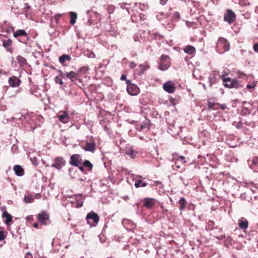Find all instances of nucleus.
<instances>
[{"instance_id":"nucleus-1","label":"nucleus","mask_w":258,"mask_h":258,"mask_svg":"<svg viewBox=\"0 0 258 258\" xmlns=\"http://www.w3.org/2000/svg\"><path fill=\"white\" fill-rule=\"evenodd\" d=\"M222 81L225 83L224 87L228 88H239L243 87V85L236 79H231L229 77H226L225 75L221 76Z\"/></svg>"},{"instance_id":"nucleus-2","label":"nucleus","mask_w":258,"mask_h":258,"mask_svg":"<svg viewBox=\"0 0 258 258\" xmlns=\"http://www.w3.org/2000/svg\"><path fill=\"white\" fill-rule=\"evenodd\" d=\"M230 44L226 39L220 37L216 44V50L220 53H223L229 50Z\"/></svg>"},{"instance_id":"nucleus-3","label":"nucleus","mask_w":258,"mask_h":258,"mask_svg":"<svg viewBox=\"0 0 258 258\" xmlns=\"http://www.w3.org/2000/svg\"><path fill=\"white\" fill-rule=\"evenodd\" d=\"M159 69L162 71L168 69L170 66V58L168 55L162 54L160 58Z\"/></svg>"},{"instance_id":"nucleus-4","label":"nucleus","mask_w":258,"mask_h":258,"mask_svg":"<svg viewBox=\"0 0 258 258\" xmlns=\"http://www.w3.org/2000/svg\"><path fill=\"white\" fill-rule=\"evenodd\" d=\"M86 220L88 224L91 226H95L98 223L99 217L97 214L94 212H91L86 216Z\"/></svg>"},{"instance_id":"nucleus-5","label":"nucleus","mask_w":258,"mask_h":258,"mask_svg":"<svg viewBox=\"0 0 258 258\" xmlns=\"http://www.w3.org/2000/svg\"><path fill=\"white\" fill-rule=\"evenodd\" d=\"M173 160L174 161L175 169L178 170L181 167L185 165L186 163L185 157L183 156H174Z\"/></svg>"},{"instance_id":"nucleus-6","label":"nucleus","mask_w":258,"mask_h":258,"mask_svg":"<svg viewBox=\"0 0 258 258\" xmlns=\"http://www.w3.org/2000/svg\"><path fill=\"white\" fill-rule=\"evenodd\" d=\"M236 19V15L231 10H227L224 15V20L229 24L233 23Z\"/></svg>"},{"instance_id":"nucleus-7","label":"nucleus","mask_w":258,"mask_h":258,"mask_svg":"<svg viewBox=\"0 0 258 258\" xmlns=\"http://www.w3.org/2000/svg\"><path fill=\"white\" fill-rule=\"evenodd\" d=\"M82 161V158L79 154H74L71 157L69 162L72 166H79L81 164Z\"/></svg>"},{"instance_id":"nucleus-8","label":"nucleus","mask_w":258,"mask_h":258,"mask_svg":"<svg viewBox=\"0 0 258 258\" xmlns=\"http://www.w3.org/2000/svg\"><path fill=\"white\" fill-rule=\"evenodd\" d=\"M126 90L128 93L133 96L137 95L140 92L139 88L135 84L129 85V86H127Z\"/></svg>"},{"instance_id":"nucleus-9","label":"nucleus","mask_w":258,"mask_h":258,"mask_svg":"<svg viewBox=\"0 0 258 258\" xmlns=\"http://www.w3.org/2000/svg\"><path fill=\"white\" fill-rule=\"evenodd\" d=\"M144 206L147 209H152L153 208L156 204V200L152 198H145L144 200Z\"/></svg>"},{"instance_id":"nucleus-10","label":"nucleus","mask_w":258,"mask_h":258,"mask_svg":"<svg viewBox=\"0 0 258 258\" xmlns=\"http://www.w3.org/2000/svg\"><path fill=\"white\" fill-rule=\"evenodd\" d=\"M164 90L169 93H172L175 91V88L171 82H167L163 85Z\"/></svg>"},{"instance_id":"nucleus-11","label":"nucleus","mask_w":258,"mask_h":258,"mask_svg":"<svg viewBox=\"0 0 258 258\" xmlns=\"http://www.w3.org/2000/svg\"><path fill=\"white\" fill-rule=\"evenodd\" d=\"M84 149L87 151L94 152L96 149V144L95 142H86Z\"/></svg>"},{"instance_id":"nucleus-12","label":"nucleus","mask_w":258,"mask_h":258,"mask_svg":"<svg viewBox=\"0 0 258 258\" xmlns=\"http://www.w3.org/2000/svg\"><path fill=\"white\" fill-rule=\"evenodd\" d=\"M9 82L11 87H15L19 86L21 81L17 77L13 76L9 79Z\"/></svg>"},{"instance_id":"nucleus-13","label":"nucleus","mask_w":258,"mask_h":258,"mask_svg":"<svg viewBox=\"0 0 258 258\" xmlns=\"http://www.w3.org/2000/svg\"><path fill=\"white\" fill-rule=\"evenodd\" d=\"M48 219L49 215L46 212H42L38 215V219L42 224H45L46 220Z\"/></svg>"},{"instance_id":"nucleus-14","label":"nucleus","mask_w":258,"mask_h":258,"mask_svg":"<svg viewBox=\"0 0 258 258\" xmlns=\"http://www.w3.org/2000/svg\"><path fill=\"white\" fill-rule=\"evenodd\" d=\"M185 53L189 55H192L196 52V48L193 46L188 45L183 48Z\"/></svg>"},{"instance_id":"nucleus-15","label":"nucleus","mask_w":258,"mask_h":258,"mask_svg":"<svg viewBox=\"0 0 258 258\" xmlns=\"http://www.w3.org/2000/svg\"><path fill=\"white\" fill-rule=\"evenodd\" d=\"M14 170L16 174L21 176L24 175V171L23 168L20 165H16L14 167Z\"/></svg>"},{"instance_id":"nucleus-16","label":"nucleus","mask_w":258,"mask_h":258,"mask_svg":"<svg viewBox=\"0 0 258 258\" xmlns=\"http://www.w3.org/2000/svg\"><path fill=\"white\" fill-rule=\"evenodd\" d=\"M69 16L70 18V23L72 25H75L77 19V14L76 13L74 12H71L69 13Z\"/></svg>"},{"instance_id":"nucleus-17","label":"nucleus","mask_w":258,"mask_h":258,"mask_svg":"<svg viewBox=\"0 0 258 258\" xmlns=\"http://www.w3.org/2000/svg\"><path fill=\"white\" fill-rule=\"evenodd\" d=\"M238 226L240 228L243 230L246 229L248 226V221L245 219L243 220H239Z\"/></svg>"},{"instance_id":"nucleus-18","label":"nucleus","mask_w":258,"mask_h":258,"mask_svg":"<svg viewBox=\"0 0 258 258\" xmlns=\"http://www.w3.org/2000/svg\"><path fill=\"white\" fill-rule=\"evenodd\" d=\"M66 76L68 78L70 79L72 81H75V80H78L79 75L74 72H71L69 73H67Z\"/></svg>"},{"instance_id":"nucleus-19","label":"nucleus","mask_w":258,"mask_h":258,"mask_svg":"<svg viewBox=\"0 0 258 258\" xmlns=\"http://www.w3.org/2000/svg\"><path fill=\"white\" fill-rule=\"evenodd\" d=\"M150 128V123L149 121L142 123L140 125V131H149Z\"/></svg>"},{"instance_id":"nucleus-20","label":"nucleus","mask_w":258,"mask_h":258,"mask_svg":"<svg viewBox=\"0 0 258 258\" xmlns=\"http://www.w3.org/2000/svg\"><path fill=\"white\" fill-rule=\"evenodd\" d=\"M178 204L179 205V209L181 211H183L185 208V206L186 204V202L185 199L184 198H181L178 201Z\"/></svg>"},{"instance_id":"nucleus-21","label":"nucleus","mask_w":258,"mask_h":258,"mask_svg":"<svg viewBox=\"0 0 258 258\" xmlns=\"http://www.w3.org/2000/svg\"><path fill=\"white\" fill-rule=\"evenodd\" d=\"M126 154L130 156V157H132V158H134L138 153L137 151L134 150L132 148H128L126 150Z\"/></svg>"},{"instance_id":"nucleus-22","label":"nucleus","mask_w":258,"mask_h":258,"mask_svg":"<svg viewBox=\"0 0 258 258\" xmlns=\"http://www.w3.org/2000/svg\"><path fill=\"white\" fill-rule=\"evenodd\" d=\"M3 217L6 218V220L5 221L6 224L9 225V223L12 221V218L11 215H10L7 212H4L3 213Z\"/></svg>"},{"instance_id":"nucleus-23","label":"nucleus","mask_w":258,"mask_h":258,"mask_svg":"<svg viewBox=\"0 0 258 258\" xmlns=\"http://www.w3.org/2000/svg\"><path fill=\"white\" fill-rule=\"evenodd\" d=\"M62 159H59V158L56 159L55 163L52 164V167H56L57 169H59L61 167Z\"/></svg>"},{"instance_id":"nucleus-24","label":"nucleus","mask_w":258,"mask_h":258,"mask_svg":"<svg viewBox=\"0 0 258 258\" xmlns=\"http://www.w3.org/2000/svg\"><path fill=\"white\" fill-rule=\"evenodd\" d=\"M147 185V183L143 182L141 179L137 180L135 183V186L137 188L140 187H145Z\"/></svg>"},{"instance_id":"nucleus-25","label":"nucleus","mask_w":258,"mask_h":258,"mask_svg":"<svg viewBox=\"0 0 258 258\" xmlns=\"http://www.w3.org/2000/svg\"><path fill=\"white\" fill-rule=\"evenodd\" d=\"M27 33L24 30H19L14 33V36L15 37H18L22 36H26Z\"/></svg>"},{"instance_id":"nucleus-26","label":"nucleus","mask_w":258,"mask_h":258,"mask_svg":"<svg viewBox=\"0 0 258 258\" xmlns=\"http://www.w3.org/2000/svg\"><path fill=\"white\" fill-rule=\"evenodd\" d=\"M83 165L84 167L88 168L90 171L92 170L93 168V165L89 161H84L83 162Z\"/></svg>"},{"instance_id":"nucleus-27","label":"nucleus","mask_w":258,"mask_h":258,"mask_svg":"<svg viewBox=\"0 0 258 258\" xmlns=\"http://www.w3.org/2000/svg\"><path fill=\"white\" fill-rule=\"evenodd\" d=\"M217 105H218V104L212 102L211 101H209L208 103V107L210 109L215 110L217 109V108L216 107V106Z\"/></svg>"},{"instance_id":"nucleus-28","label":"nucleus","mask_w":258,"mask_h":258,"mask_svg":"<svg viewBox=\"0 0 258 258\" xmlns=\"http://www.w3.org/2000/svg\"><path fill=\"white\" fill-rule=\"evenodd\" d=\"M180 16L178 12H175L173 13L172 19L175 21H178L180 19Z\"/></svg>"},{"instance_id":"nucleus-29","label":"nucleus","mask_w":258,"mask_h":258,"mask_svg":"<svg viewBox=\"0 0 258 258\" xmlns=\"http://www.w3.org/2000/svg\"><path fill=\"white\" fill-rule=\"evenodd\" d=\"M256 86V83H252L251 84H248L246 85V89L251 92L252 90L254 89Z\"/></svg>"},{"instance_id":"nucleus-30","label":"nucleus","mask_w":258,"mask_h":258,"mask_svg":"<svg viewBox=\"0 0 258 258\" xmlns=\"http://www.w3.org/2000/svg\"><path fill=\"white\" fill-rule=\"evenodd\" d=\"M12 41L10 39L7 40V41H4L3 43V45L5 48H7L9 46L12 44Z\"/></svg>"},{"instance_id":"nucleus-31","label":"nucleus","mask_w":258,"mask_h":258,"mask_svg":"<svg viewBox=\"0 0 258 258\" xmlns=\"http://www.w3.org/2000/svg\"><path fill=\"white\" fill-rule=\"evenodd\" d=\"M24 201L26 203H31L33 201V198L31 196H26L24 198Z\"/></svg>"},{"instance_id":"nucleus-32","label":"nucleus","mask_w":258,"mask_h":258,"mask_svg":"<svg viewBox=\"0 0 258 258\" xmlns=\"http://www.w3.org/2000/svg\"><path fill=\"white\" fill-rule=\"evenodd\" d=\"M89 70L88 67H83L80 69V72L81 73L85 74Z\"/></svg>"},{"instance_id":"nucleus-33","label":"nucleus","mask_w":258,"mask_h":258,"mask_svg":"<svg viewBox=\"0 0 258 258\" xmlns=\"http://www.w3.org/2000/svg\"><path fill=\"white\" fill-rule=\"evenodd\" d=\"M239 4L240 5L245 6L249 4L248 0H239Z\"/></svg>"},{"instance_id":"nucleus-34","label":"nucleus","mask_w":258,"mask_h":258,"mask_svg":"<svg viewBox=\"0 0 258 258\" xmlns=\"http://www.w3.org/2000/svg\"><path fill=\"white\" fill-rule=\"evenodd\" d=\"M18 61L21 63H25L26 59L21 56H19L18 58Z\"/></svg>"},{"instance_id":"nucleus-35","label":"nucleus","mask_w":258,"mask_h":258,"mask_svg":"<svg viewBox=\"0 0 258 258\" xmlns=\"http://www.w3.org/2000/svg\"><path fill=\"white\" fill-rule=\"evenodd\" d=\"M55 80L56 83H59L60 85H62L63 82L61 80V78H60V77L56 76L55 77Z\"/></svg>"},{"instance_id":"nucleus-36","label":"nucleus","mask_w":258,"mask_h":258,"mask_svg":"<svg viewBox=\"0 0 258 258\" xmlns=\"http://www.w3.org/2000/svg\"><path fill=\"white\" fill-rule=\"evenodd\" d=\"M252 164L254 166L258 165V158L255 157L252 160Z\"/></svg>"},{"instance_id":"nucleus-37","label":"nucleus","mask_w":258,"mask_h":258,"mask_svg":"<svg viewBox=\"0 0 258 258\" xmlns=\"http://www.w3.org/2000/svg\"><path fill=\"white\" fill-rule=\"evenodd\" d=\"M58 118L60 121L64 123V112L62 114L59 115Z\"/></svg>"},{"instance_id":"nucleus-38","label":"nucleus","mask_w":258,"mask_h":258,"mask_svg":"<svg viewBox=\"0 0 258 258\" xmlns=\"http://www.w3.org/2000/svg\"><path fill=\"white\" fill-rule=\"evenodd\" d=\"M253 49L255 52L258 53V43L253 45Z\"/></svg>"},{"instance_id":"nucleus-39","label":"nucleus","mask_w":258,"mask_h":258,"mask_svg":"<svg viewBox=\"0 0 258 258\" xmlns=\"http://www.w3.org/2000/svg\"><path fill=\"white\" fill-rule=\"evenodd\" d=\"M129 67L130 68L134 69L136 67V64L133 61L130 62L129 63Z\"/></svg>"},{"instance_id":"nucleus-40","label":"nucleus","mask_w":258,"mask_h":258,"mask_svg":"<svg viewBox=\"0 0 258 258\" xmlns=\"http://www.w3.org/2000/svg\"><path fill=\"white\" fill-rule=\"evenodd\" d=\"M5 236L4 235V232L3 231H0V240H2L4 239Z\"/></svg>"},{"instance_id":"nucleus-41","label":"nucleus","mask_w":258,"mask_h":258,"mask_svg":"<svg viewBox=\"0 0 258 258\" xmlns=\"http://www.w3.org/2000/svg\"><path fill=\"white\" fill-rule=\"evenodd\" d=\"M59 61L61 63H63L64 62V54L62 55L59 57Z\"/></svg>"},{"instance_id":"nucleus-42","label":"nucleus","mask_w":258,"mask_h":258,"mask_svg":"<svg viewBox=\"0 0 258 258\" xmlns=\"http://www.w3.org/2000/svg\"><path fill=\"white\" fill-rule=\"evenodd\" d=\"M60 16H61V15H57L55 16L54 19H55V22L56 23H58V20H59V18L60 17Z\"/></svg>"},{"instance_id":"nucleus-43","label":"nucleus","mask_w":258,"mask_h":258,"mask_svg":"<svg viewBox=\"0 0 258 258\" xmlns=\"http://www.w3.org/2000/svg\"><path fill=\"white\" fill-rule=\"evenodd\" d=\"M168 0H160V3L162 5H165Z\"/></svg>"},{"instance_id":"nucleus-44","label":"nucleus","mask_w":258,"mask_h":258,"mask_svg":"<svg viewBox=\"0 0 258 258\" xmlns=\"http://www.w3.org/2000/svg\"><path fill=\"white\" fill-rule=\"evenodd\" d=\"M25 258H32V255L30 252H27L25 256Z\"/></svg>"},{"instance_id":"nucleus-45","label":"nucleus","mask_w":258,"mask_h":258,"mask_svg":"<svg viewBox=\"0 0 258 258\" xmlns=\"http://www.w3.org/2000/svg\"><path fill=\"white\" fill-rule=\"evenodd\" d=\"M120 80H122V81H124V80L126 81L127 80L126 76L125 75H122L121 76Z\"/></svg>"},{"instance_id":"nucleus-46","label":"nucleus","mask_w":258,"mask_h":258,"mask_svg":"<svg viewBox=\"0 0 258 258\" xmlns=\"http://www.w3.org/2000/svg\"><path fill=\"white\" fill-rule=\"evenodd\" d=\"M79 169H80V170L82 172H84V167L81 166L80 165H79V166H77Z\"/></svg>"},{"instance_id":"nucleus-47","label":"nucleus","mask_w":258,"mask_h":258,"mask_svg":"<svg viewBox=\"0 0 258 258\" xmlns=\"http://www.w3.org/2000/svg\"><path fill=\"white\" fill-rule=\"evenodd\" d=\"M126 83L127 85V86H129V85H133V84L131 83V81L129 80H126Z\"/></svg>"},{"instance_id":"nucleus-48","label":"nucleus","mask_w":258,"mask_h":258,"mask_svg":"<svg viewBox=\"0 0 258 258\" xmlns=\"http://www.w3.org/2000/svg\"><path fill=\"white\" fill-rule=\"evenodd\" d=\"M66 60H71V56L69 55L66 54Z\"/></svg>"},{"instance_id":"nucleus-49","label":"nucleus","mask_w":258,"mask_h":258,"mask_svg":"<svg viewBox=\"0 0 258 258\" xmlns=\"http://www.w3.org/2000/svg\"><path fill=\"white\" fill-rule=\"evenodd\" d=\"M41 197V195L40 194H37L35 195V198L37 199H39Z\"/></svg>"},{"instance_id":"nucleus-50","label":"nucleus","mask_w":258,"mask_h":258,"mask_svg":"<svg viewBox=\"0 0 258 258\" xmlns=\"http://www.w3.org/2000/svg\"><path fill=\"white\" fill-rule=\"evenodd\" d=\"M33 227H35V228H38V223H34L33 224Z\"/></svg>"},{"instance_id":"nucleus-51","label":"nucleus","mask_w":258,"mask_h":258,"mask_svg":"<svg viewBox=\"0 0 258 258\" xmlns=\"http://www.w3.org/2000/svg\"><path fill=\"white\" fill-rule=\"evenodd\" d=\"M220 107L223 110H224L226 108V106L225 105H221Z\"/></svg>"},{"instance_id":"nucleus-52","label":"nucleus","mask_w":258,"mask_h":258,"mask_svg":"<svg viewBox=\"0 0 258 258\" xmlns=\"http://www.w3.org/2000/svg\"><path fill=\"white\" fill-rule=\"evenodd\" d=\"M65 116H66V119L68 117V115L67 114V113L66 112V115H65Z\"/></svg>"},{"instance_id":"nucleus-53","label":"nucleus","mask_w":258,"mask_h":258,"mask_svg":"<svg viewBox=\"0 0 258 258\" xmlns=\"http://www.w3.org/2000/svg\"><path fill=\"white\" fill-rule=\"evenodd\" d=\"M82 204H82V203L81 204V205H79V206H78V207H81V206H82Z\"/></svg>"},{"instance_id":"nucleus-54","label":"nucleus","mask_w":258,"mask_h":258,"mask_svg":"<svg viewBox=\"0 0 258 258\" xmlns=\"http://www.w3.org/2000/svg\"><path fill=\"white\" fill-rule=\"evenodd\" d=\"M8 50H9V51H11V49H10V48H8Z\"/></svg>"},{"instance_id":"nucleus-55","label":"nucleus","mask_w":258,"mask_h":258,"mask_svg":"<svg viewBox=\"0 0 258 258\" xmlns=\"http://www.w3.org/2000/svg\"><path fill=\"white\" fill-rule=\"evenodd\" d=\"M110 11H111V9H109V12L110 13H111V12H110Z\"/></svg>"},{"instance_id":"nucleus-56","label":"nucleus","mask_w":258,"mask_h":258,"mask_svg":"<svg viewBox=\"0 0 258 258\" xmlns=\"http://www.w3.org/2000/svg\"><path fill=\"white\" fill-rule=\"evenodd\" d=\"M235 101H236V102H237V101H238V99H236V100H235Z\"/></svg>"},{"instance_id":"nucleus-57","label":"nucleus","mask_w":258,"mask_h":258,"mask_svg":"<svg viewBox=\"0 0 258 258\" xmlns=\"http://www.w3.org/2000/svg\"><path fill=\"white\" fill-rule=\"evenodd\" d=\"M235 101H236V102H237V101H238V99H236V100H235Z\"/></svg>"}]
</instances>
